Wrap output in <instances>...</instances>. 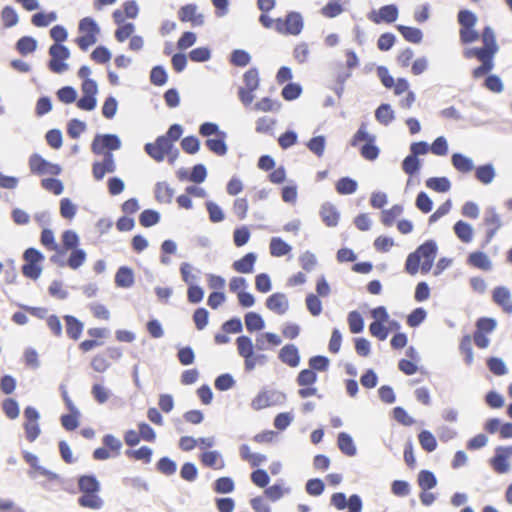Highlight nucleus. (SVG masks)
I'll return each instance as SVG.
<instances>
[{"mask_svg": "<svg viewBox=\"0 0 512 512\" xmlns=\"http://www.w3.org/2000/svg\"><path fill=\"white\" fill-rule=\"evenodd\" d=\"M401 204H394L390 209H384L381 212V222L384 226L390 227L394 224L396 218L403 213Z\"/></svg>", "mask_w": 512, "mask_h": 512, "instance_id": "obj_46", "label": "nucleus"}, {"mask_svg": "<svg viewBox=\"0 0 512 512\" xmlns=\"http://www.w3.org/2000/svg\"><path fill=\"white\" fill-rule=\"evenodd\" d=\"M237 351L240 357L244 359V369L251 372L255 369L257 361L254 357V344L247 335H240L236 338Z\"/></svg>", "mask_w": 512, "mask_h": 512, "instance_id": "obj_8", "label": "nucleus"}, {"mask_svg": "<svg viewBox=\"0 0 512 512\" xmlns=\"http://www.w3.org/2000/svg\"><path fill=\"white\" fill-rule=\"evenodd\" d=\"M171 147L172 143L159 135L154 142H148L144 145V151L150 158L160 163L164 161Z\"/></svg>", "mask_w": 512, "mask_h": 512, "instance_id": "obj_11", "label": "nucleus"}, {"mask_svg": "<svg viewBox=\"0 0 512 512\" xmlns=\"http://www.w3.org/2000/svg\"><path fill=\"white\" fill-rule=\"evenodd\" d=\"M320 216L324 224L328 227H336L339 223L340 212L330 202H325L321 205Z\"/></svg>", "mask_w": 512, "mask_h": 512, "instance_id": "obj_20", "label": "nucleus"}, {"mask_svg": "<svg viewBox=\"0 0 512 512\" xmlns=\"http://www.w3.org/2000/svg\"><path fill=\"white\" fill-rule=\"evenodd\" d=\"M139 224L144 228H150L157 225L161 220V214L154 209H144L138 217Z\"/></svg>", "mask_w": 512, "mask_h": 512, "instance_id": "obj_41", "label": "nucleus"}, {"mask_svg": "<svg viewBox=\"0 0 512 512\" xmlns=\"http://www.w3.org/2000/svg\"><path fill=\"white\" fill-rule=\"evenodd\" d=\"M398 16L399 9L396 4L383 5L378 10L373 9L367 14V18L375 24H381L383 22L387 24L394 23Z\"/></svg>", "mask_w": 512, "mask_h": 512, "instance_id": "obj_13", "label": "nucleus"}, {"mask_svg": "<svg viewBox=\"0 0 512 512\" xmlns=\"http://www.w3.org/2000/svg\"><path fill=\"white\" fill-rule=\"evenodd\" d=\"M376 136L369 137V140L365 142L359 149L360 155L369 161H374L378 158L380 149L375 144Z\"/></svg>", "mask_w": 512, "mask_h": 512, "instance_id": "obj_39", "label": "nucleus"}, {"mask_svg": "<svg viewBox=\"0 0 512 512\" xmlns=\"http://www.w3.org/2000/svg\"><path fill=\"white\" fill-rule=\"evenodd\" d=\"M256 261L257 254L255 252H248L232 263V269L241 274H250L254 271Z\"/></svg>", "mask_w": 512, "mask_h": 512, "instance_id": "obj_19", "label": "nucleus"}, {"mask_svg": "<svg viewBox=\"0 0 512 512\" xmlns=\"http://www.w3.org/2000/svg\"><path fill=\"white\" fill-rule=\"evenodd\" d=\"M488 370L495 376H503L508 373L505 361L497 356H490L486 359Z\"/></svg>", "mask_w": 512, "mask_h": 512, "instance_id": "obj_44", "label": "nucleus"}, {"mask_svg": "<svg viewBox=\"0 0 512 512\" xmlns=\"http://www.w3.org/2000/svg\"><path fill=\"white\" fill-rule=\"evenodd\" d=\"M267 309L278 314L283 315L289 309V301L286 294L275 292L267 297L265 301Z\"/></svg>", "mask_w": 512, "mask_h": 512, "instance_id": "obj_16", "label": "nucleus"}, {"mask_svg": "<svg viewBox=\"0 0 512 512\" xmlns=\"http://www.w3.org/2000/svg\"><path fill=\"white\" fill-rule=\"evenodd\" d=\"M78 30L79 36L75 42L81 50L87 51L90 46L97 42L100 29L94 19L85 17L80 20Z\"/></svg>", "mask_w": 512, "mask_h": 512, "instance_id": "obj_4", "label": "nucleus"}, {"mask_svg": "<svg viewBox=\"0 0 512 512\" xmlns=\"http://www.w3.org/2000/svg\"><path fill=\"white\" fill-rule=\"evenodd\" d=\"M309 368L314 372H325L330 365V359L325 355H314L308 360Z\"/></svg>", "mask_w": 512, "mask_h": 512, "instance_id": "obj_63", "label": "nucleus"}, {"mask_svg": "<svg viewBox=\"0 0 512 512\" xmlns=\"http://www.w3.org/2000/svg\"><path fill=\"white\" fill-rule=\"evenodd\" d=\"M375 119L382 125L388 126L395 120V112L389 103H381L375 109Z\"/></svg>", "mask_w": 512, "mask_h": 512, "instance_id": "obj_34", "label": "nucleus"}, {"mask_svg": "<svg viewBox=\"0 0 512 512\" xmlns=\"http://www.w3.org/2000/svg\"><path fill=\"white\" fill-rule=\"evenodd\" d=\"M289 492H290V489L289 488L284 489L283 485H282V480H280V482H276L271 486H267L264 490V495L270 501L276 502V501L280 500L284 496L285 493H289Z\"/></svg>", "mask_w": 512, "mask_h": 512, "instance_id": "obj_51", "label": "nucleus"}, {"mask_svg": "<svg viewBox=\"0 0 512 512\" xmlns=\"http://www.w3.org/2000/svg\"><path fill=\"white\" fill-rule=\"evenodd\" d=\"M473 170H475V178L483 185L491 184L496 176V170L492 163L474 166Z\"/></svg>", "mask_w": 512, "mask_h": 512, "instance_id": "obj_26", "label": "nucleus"}, {"mask_svg": "<svg viewBox=\"0 0 512 512\" xmlns=\"http://www.w3.org/2000/svg\"><path fill=\"white\" fill-rule=\"evenodd\" d=\"M251 237V232L246 225L236 227L233 231V243L236 247L246 245Z\"/></svg>", "mask_w": 512, "mask_h": 512, "instance_id": "obj_62", "label": "nucleus"}, {"mask_svg": "<svg viewBox=\"0 0 512 512\" xmlns=\"http://www.w3.org/2000/svg\"><path fill=\"white\" fill-rule=\"evenodd\" d=\"M493 302L500 306L505 313H512L511 292L506 286H496L492 291Z\"/></svg>", "mask_w": 512, "mask_h": 512, "instance_id": "obj_17", "label": "nucleus"}, {"mask_svg": "<svg viewBox=\"0 0 512 512\" xmlns=\"http://www.w3.org/2000/svg\"><path fill=\"white\" fill-rule=\"evenodd\" d=\"M115 170V164L112 154H107L101 162H94L92 173L95 180L100 181L107 173H112Z\"/></svg>", "mask_w": 512, "mask_h": 512, "instance_id": "obj_21", "label": "nucleus"}, {"mask_svg": "<svg viewBox=\"0 0 512 512\" xmlns=\"http://www.w3.org/2000/svg\"><path fill=\"white\" fill-rule=\"evenodd\" d=\"M199 458L202 465L205 467L215 470L223 469L225 467V462L218 450L204 451L200 454Z\"/></svg>", "mask_w": 512, "mask_h": 512, "instance_id": "obj_22", "label": "nucleus"}, {"mask_svg": "<svg viewBox=\"0 0 512 512\" xmlns=\"http://www.w3.org/2000/svg\"><path fill=\"white\" fill-rule=\"evenodd\" d=\"M396 29L407 42L419 44L423 40V32L420 28L398 24Z\"/></svg>", "mask_w": 512, "mask_h": 512, "instance_id": "obj_29", "label": "nucleus"}, {"mask_svg": "<svg viewBox=\"0 0 512 512\" xmlns=\"http://www.w3.org/2000/svg\"><path fill=\"white\" fill-rule=\"evenodd\" d=\"M205 207L208 213L210 222L220 223L225 219V213L223 209L214 201L208 200L205 202Z\"/></svg>", "mask_w": 512, "mask_h": 512, "instance_id": "obj_54", "label": "nucleus"}, {"mask_svg": "<svg viewBox=\"0 0 512 512\" xmlns=\"http://www.w3.org/2000/svg\"><path fill=\"white\" fill-rule=\"evenodd\" d=\"M212 51L208 46H201L192 49L188 57L192 62L204 63L211 59Z\"/></svg>", "mask_w": 512, "mask_h": 512, "instance_id": "obj_60", "label": "nucleus"}, {"mask_svg": "<svg viewBox=\"0 0 512 512\" xmlns=\"http://www.w3.org/2000/svg\"><path fill=\"white\" fill-rule=\"evenodd\" d=\"M182 150L190 155L196 154L201 147L200 140L195 135H188L180 142Z\"/></svg>", "mask_w": 512, "mask_h": 512, "instance_id": "obj_64", "label": "nucleus"}, {"mask_svg": "<svg viewBox=\"0 0 512 512\" xmlns=\"http://www.w3.org/2000/svg\"><path fill=\"white\" fill-rule=\"evenodd\" d=\"M305 305L308 312L314 317L319 316L323 311L322 301L320 300V297L314 293H308L306 295Z\"/></svg>", "mask_w": 512, "mask_h": 512, "instance_id": "obj_58", "label": "nucleus"}, {"mask_svg": "<svg viewBox=\"0 0 512 512\" xmlns=\"http://www.w3.org/2000/svg\"><path fill=\"white\" fill-rule=\"evenodd\" d=\"M337 446L339 450L348 457L357 454V447L352 436L347 432H339L337 435Z\"/></svg>", "mask_w": 512, "mask_h": 512, "instance_id": "obj_25", "label": "nucleus"}, {"mask_svg": "<svg viewBox=\"0 0 512 512\" xmlns=\"http://www.w3.org/2000/svg\"><path fill=\"white\" fill-rule=\"evenodd\" d=\"M303 92L300 83L288 82L281 90V96L286 101H294L298 99Z\"/></svg>", "mask_w": 512, "mask_h": 512, "instance_id": "obj_50", "label": "nucleus"}, {"mask_svg": "<svg viewBox=\"0 0 512 512\" xmlns=\"http://www.w3.org/2000/svg\"><path fill=\"white\" fill-rule=\"evenodd\" d=\"M175 190L165 181L155 184L154 195L159 203L170 204L174 197Z\"/></svg>", "mask_w": 512, "mask_h": 512, "instance_id": "obj_30", "label": "nucleus"}, {"mask_svg": "<svg viewBox=\"0 0 512 512\" xmlns=\"http://www.w3.org/2000/svg\"><path fill=\"white\" fill-rule=\"evenodd\" d=\"M457 21L460 29L475 27L477 15L469 9H460L457 14Z\"/></svg>", "mask_w": 512, "mask_h": 512, "instance_id": "obj_53", "label": "nucleus"}, {"mask_svg": "<svg viewBox=\"0 0 512 512\" xmlns=\"http://www.w3.org/2000/svg\"><path fill=\"white\" fill-rule=\"evenodd\" d=\"M438 253V245L434 239H428L420 244L413 252L409 253L404 265V270L409 275L419 272L422 260H435Z\"/></svg>", "mask_w": 512, "mask_h": 512, "instance_id": "obj_3", "label": "nucleus"}, {"mask_svg": "<svg viewBox=\"0 0 512 512\" xmlns=\"http://www.w3.org/2000/svg\"><path fill=\"white\" fill-rule=\"evenodd\" d=\"M325 491V482L321 478H310L305 483V492L312 497H319Z\"/></svg>", "mask_w": 512, "mask_h": 512, "instance_id": "obj_56", "label": "nucleus"}, {"mask_svg": "<svg viewBox=\"0 0 512 512\" xmlns=\"http://www.w3.org/2000/svg\"><path fill=\"white\" fill-rule=\"evenodd\" d=\"M211 487L214 493L227 495L234 492L235 482L230 476H221L212 483Z\"/></svg>", "mask_w": 512, "mask_h": 512, "instance_id": "obj_31", "label": "nucleus"}, {"mask_svg": "<svg viewBox=\"0 0 512 512\" xmlns=\"http://www.w3.org/2000/svg\"><path fill=\"white\" fill-rule=\"evenodd\" d=\"M453 231L457 238L463 243H470L473 239V227L466 221H456L453 225Z\"/></svg>", "mask_w": 512, "mask_h": 512, "instance_id": "obj_32", "label": "nucleus"}, {"mask_svg": "<svg viewBox=\"0 0 512 512\" xmlns=\"http://www.w3.org/2000/svg\"><path fill=\"white\" fill-rule=\"evenodd\" d=\"M467 264L484 271H489L492 268L491 260L485 252L480 250L473 251L468 255Z\"/></svg>", "mask_w": 512, "mask_h": 512, "instance_id": "obj_27", "label": "nucleus"}, {"mask_svg": "<svg viewBox=\"0 0 512 512\" xmlns=\"http://www.w3.org/2000/svg\"><path fill=\"white\" fill-rule=\"evenodd\" d=\"M282 343L280 336L274 332H263L256 337L254 348L264 351L269 347H276Z\"/></svg>", "mask_w": 512, "mask_h": 512, "instance_id": "obj_24", "label": "nucleus"}, {"mask_svg": "<svg viewBox=\"0 0 512 512\" xmlns=\"http://www.w3.org/2000/svg\"><path fill=\"white\" fill-rule=\"evenodd\" d=\"M229 62L236 67H246L251 62V55L244 49H234L229 55Z\"/></svg>", "mask_w": 512, "mask_h": 512, "instance_id": "obj_49", "label": "nucleus"}, {"mask_svg": "<svg viewBox=\"0 0 512 512\" xmlns=\"http://www.w3.org/2000/svg\"><path fill=\"white\" fill-rule=\"evenodd\" d=\"M227 133L225 131L220 132L213 138H208L205 141V145L210 152L217 156H224L228 152V145L226 143Z\"/></svg>", "mask_w": 512, "mask_h": 512, "instance_id": "obj_18", "label": "nucleus"}, {"mask_svg": "<svg viewBox=\"0 0 512 512\" xmlns=\"http://www.w3.org/2000/svg\"><path fill=\"white\" fill-rule=\"evenodd\" d=\"M236 385V380L230 373H222L214 380V387L220 392H225L232 389Z\"/></svg>", "mask_w": 512, "mask_h": 512, "instance_id": "obj_55", "label": "nucleus"}, {"mask_svg": "<svg viewBox=\"0 0 512 512\" xmlns=\"http://www.w3.org/2000/svg\"><path fill=\"white\" fill-rule=\"evenodd\" d=\"M452 166L460 173H469L474 169L472 158L461 152H455L451 155Z\"/></svg>", "mask_w": 512, "mask_h": 512, "instance_id": "obj_28", "label": "nucleus"}, {"mask_svg": "<svg viewBox=\"0 0 512 512\" xmlns=\"http://www.w3.org/2000/svg\"><path fill=\"white\" fill-rule=\"evenodd\" d=\"M243 82L245 84L244 88H248L250 90H257L260 85L258 69L256 67L249 68L243 74Z\"/></svg>", "mask_w": 512, "mask_h": 512, "instance_id": "obj_61", "label": "nucleus"}, {"mask_svg": "<svg viewBox=\"0 0 512 512\" xmlns=\"http://www.w3.org/2000/svg\"><path fill=\"white\" fill-rule=\"evenodd\" d=\"M422 167V160L408 154L401 162L403 172L410 178L419 174Z\"/></svg>", "mask_w": 512, "mask_h": 512, "instance_id": "obj_36", "label": "nucleus"}, {"mask_svg": "<svg viewBox=\"0 0 512 512\" xmlns=\"http://www.w3.org/2000/svg\"><path fill=\"white\" fill-rule=\"evenodd\" d=\"M427 318V311L423 307L413 309L406 318V323L411 328L419 327Z\"/></svg>", "mask_w": 512, "mask_h": 512, "instance_id": "obj_59", "label": "nucleus"}, {"mask_svg": "<svg viewBox=\"0 0 512 512\" xmlns=\"http://www.w3.org/2000/svg\"><path fill=\"white\" fill-rule=\"evenodd\" d=\"M459 351L464 355L465 364L470 366L474 362V352L470 335L466 334L462 337L459 344Z\"/></svg>", "mask_w": 512, "mask_h": 512, "instance_id": "obj_57", "label": "nucleus"}, {"mask_svg": "<svg viewBox=\"0 0 512 512\" xmlns=\"http://www.w3.org/2000/svg\"><path fill=\"white\" fill-rule=\"evenodd\" d=\"M63 319L67 337L73 341L79 340L84 329V324L72 315H65Z\"/></svg>", "mask_w": 512, "mask_h": 512, "instance_id": "obj_23", "label": "nucleus"}, {"mask_svg": "<svg viewBox=\"0 0 512 512\" xmlns=\"http://www.w3.org/2000/svg\"><path fill=\"white\" fill-rule=\"evenodd\" d=\"M62 240V249H59V254H62L64 251L71 250V253L66 261H63L59 258V255H53L50 258L52 263L57 264L60 267L67 266L72 270H77L80 268L87 259V254L83 249L78 248L79 246V236L73 230H65L61 236Z\"/></svg>", "mask_w": 512, "mask_h": 512, "instance_id": "obj_1", "label": "nucleus"}, {"mask_svg": "<svg viewBox=\"0 0 512 512\" xmlns=\"http://www.w3.org/2000/svg\"><path fill=\"white\" fill-rule=\"evenodd\" d=\"M306 147L317 157H321L325 152L326 137L324 135L313 136L306 143Z\"/></svg>", "mask_w": 512, "mask_h": 512, "instance_id": "obj_52", "label": "nucleus"}, {"mask_svg": "<svg viewBox=\"0 0 512 512\" xmlns=\"http://www.w3.org/2000/svg\"><path fill=\"white\" fill-rule=\"evenodd\" d=\"M278 359L291 368L298 367L301 362L298 347L292 343L285 344L278 352Z\"/></svg>", "mask_w": 512, "mask_h": 512, "instance_id": "obj_15", "label": "nucleus"}, {"mask_svg": "<svg viewBox=\"0 0 512 512\" xmlns=\"http://www.w3.org/2000/svg\"><path fill=\"white\" fill-rule=\"evenodd\" d=\"M49 54L51 59L49 61V69L54 73H62L68 69V65L65 63L70 56L68 48L62 44H53L49 48Z\"/></svg>", "mask_w": 512, "mask_h": 512, "instance_id": "obj_10", "label": "nucleus"}, {"mask_svg": "<svg viewBox=\"0 0 512 512\" xmlns=\"http://www.w3.org/2000/svg\"><path fill=\"white\" fill-rule=\"evenodd\" d=\"M149 81L154 86H164L168 81L166 68L161 64L153 66L149 73Z\"/></svg>", "mask_w": 512, "mask_h": 512, "instance_id": "obj_40", "label": "nucleus"}, {"mask_svg": "<svg viewBox=\"0 0 512 512\" xmlns=\"http://www.w3.org/2000/svg\"><path fill=\"white\" fill-rule=\"evenodd\" d=\"M418 440L421 448L427 453H431L437 449V439L429 430H421L418 434Z\"/></svg>", "mask_w": 512, "mask_h": 512, "instance_id": "obj_43", "label": "nucleus"}, {"mask_svg": "<svg viewBox=\"0 0 512 512\" xmlns=\"http://www.w3.org/2000/svg\"><path fill=\"white\" fill-rule=\"evenodd\" d=\"M23 260L22 274L32 280L38 279L42 273L44 255L35 248H28L23 253Z\"/></svg>", "mask_w": 512, "mask_h": 512, "instance_id": "obj_5", "label": "nucleus"}, {"mask_svg": "<svg viewBox=\"0 0 512 512\" xmlns=\"http://www.w3.org/2000/svg\"><path fill=\"white\" fill-rule=\"evenodd\" d=\"M347 322L351 333L359 334L363 332L365 327L364 318L357 310H353L348 313Z\"/></svg>", "mask_w": 512, "mask_h": 512, "instance_id": "obj_47", "label": "nucleus"}, {"mask_svg": "<svg viewBox=\"0 0 512 512\" xmlns=\"http://www.w3.org/2000/svg\"><path fill=\"white\" fill-rule=\"evenodd\" d=\"M483 48L486 51H498L499 46L497 44L496 35L493 28L490 25H486L482 31Z\"/></svg>", "mask_w": 512, "mask_h": 512, "instance_id": "obj_48", "label": "nucleus"}, {"mask_svg": "<svg viewBox=\"0 0 512 512\" xmlns=\"http://www.w3.org/2000/svg\"><path fill=\"white\" fill-rule=\"evenodd\" d=\"M246 330L249 333L259 332L265 328L263 317L254 311L247 312L244 316Z\"/></svg>", "mask_w": 512, "mask_h": 512, "instance_id": "obj_33", "label": "nucleus"}, {"mask_svg": "<svg viewBox=\"0 0 512 512\" xmlns=\"http://www.w3.org/2000/svg\"><path fill=\"white\" fill-rule=\"evenodd\" d=\"M24 417V430L26 439L29 442H33L40 435V427L38 424L39 413L34 407L28 406L24 410Z\"/></svg>", "mask_w": 512, "mask_h": 512, "instance_id": "obj_14", "label": "nucleus"}, {"mask_svg": "<svg viewBox=\"0 0 512 512\" xmlns=\"http://www.w3.org/2000/svg\"><path fill=\"white\" fill-rule=\"evenodd\" d=\"M335 189L340 195H351L357 191L358 183L355 179L344 176L337 180Z\"/></svg>", "mask_w": 512, "mask_h": 512, "instance_id": "obj_37", "label": "nucleus"}, {"mask_svg": "<svg viewBox=\"0 0 512 512\" xmlns=\"http://www.w3.org/2000/svg\"><path fill=\"white\" fill-rule=\"evenodd\" d=\"M269 250L273 257H283L292 251V246L281 237H272Z\"/></svg>", "mask_w": 512, "mask_h": 512, "instance_id": "obj_35", "label": "nucleus"}, {"mask_svg": "<svg viewBox=\"0 0 512 512\" xmlns=\"http://www.w3.org/2000/svg\"><path fill=\"white\" fill-rule=\"evenodd\" d=\"M121 147L120 139L114 134L96 135L91 144V150L96 155L111 154Z\"/></svg>", "mask_w": 512, "mask_h": 512, "instance_id": "obj_7", "label": "nucleus"}, {"mask_svg": "<svg viewBox=\"0 0 512 512\" xmlns=\"http://www.w3.org/2000/svg\"><path fill=\"white\" fill-rule=\"evenodd\" d=\"M155 468L159 473L165 476H171L177 471V463L169 456H163L156 462Z\"/></svg>", "mask_w": 512, "mask_h": 512, "instance_id": "obj_45", "label": "nucleus"}, {"mask_svg": "<svg viewBox=\"0 0 512 512\" xmlns=\"http://www.w3.org/2000/svg\"><path fill=\"white\" fill-rule=\"evenodd\" d=\"M417 483L422 490L429 491L436 487L437 478L432 471L427 470V469H422L418 473Z\"/></svg>", "mask_w": 512, "mask_h": 512, "instance_id": "obj_42", "label": "nucleus"}, {"mask_svg": "<svg viewBox=\"0 0 512 512\" xmlns=\"http://www.w3.org/2000/svg\"><path fill=\"white\" fill-rule=\"evenodd\" d=\"M78 488L82 495L78 498V503L84 508L93 510L100 509L103 501L99 496L100 483L92 475H83L78 479Z\"/></svg>", "mask_w": 512, "mask_h": 512, "instance_id": "obj_2", "label": "nucleus"}, {"mask_svg": "<svg viewBox=\"0 0 512 512\" xmlns=\"http://www.w3.org/2000/svg\"><path fill=\"white\" fill-rule=\"evenodd\" d=\"M29 168L33 174L36 175H52L57 176L61 172L58 164L51 163L45 160L39 154H33L29 158Z\"/></svg>", "mask_w": 512, "mask_h": 512, "instance_id": "obj_12", "label": "nucleus"}, {"mask_svg": "<svg viewBox=\"0 0 512 512\" xmlns=\"http://www.w3.org/2000/svg\"><path fill=\"white\" fill-rule=\"evenodd\" d=\"M512 456V445L497 446L494 455L488 460L491 468L498 474L508 473L511 469L509 458Z\"/></svg>", "mask_w": 512, "mask_h": 512, "instance_id": "obj_9", "label": "nucleus"}, {"mask_svg": "<svg viewBox=\"0 0 512 512\" xmlns=\"http://www.w3.org/2000/svg\"><path fill=\"white\" fill-rule=\"evenodd\" d=\"M304 27V20L300 12L289 11L285 19H275V30L283 35H299Z\"/></svg>", "mask_w": 512, "mask_h": 512, "instance_id": "obj_6", "label": "nucleus"}, {"mask_svg": "<svg viewBox=\"0 0 512 512\" xmlns=\"http://www.w3.org/2000/svg\"><path fill=\"white\" fill-rule=\"evenodd\" d=\"M426 187L438 193H446L451 189V181L445 176L430 177L425 181Z\"/></svg>", "mask_w": 512, "mask_h": 512, "instance_id": "obj_38", "label": "nucleus"}]
</instances>
